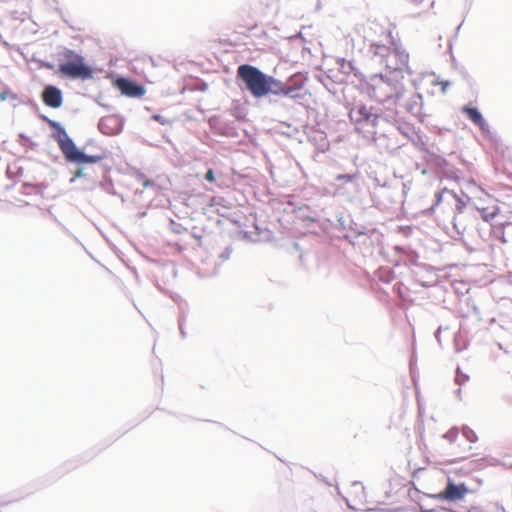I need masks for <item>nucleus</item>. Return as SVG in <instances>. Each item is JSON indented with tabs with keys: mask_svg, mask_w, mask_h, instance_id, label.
Here are the masks:
<instances>
[{
	"mask_svg": "<svg viewBox=\"0 0 512 512\" xmlns=\"http://www.w3.org/2000/svg\"><path fill=\"white\" fill-rule=\"evenodd\" d=\"M237 76L245 83L247 90L254 98H262L269 94L294 98V93L302 87V84L295 82L294 77L287 82H281L249 64L240 65Z\"/></svg>",
	"mask_w": 512,
	"mask_h": 512,
	"instance_id": "nucleus-1",
	"label": "nucleus"
},
{
	"mask_svg": "<svg viewBox=\"0 0 512 512\" xmlns=\"http://www.w3.org/2000/svg\"><path fill=\"white\" fill-rule=\"evenodd\" d=\"M56 141L68 162L76 164H96L107 157V153L105 151L93 155H87L81 152L63 128H59L56 135Z\"/></svg>",
	"mask_w": 512,
	"mask_h": 512,
	"instance_id": "nucleus-2",
	"label": "nucleus"
},
{
	"mask_svg": "<svg viewBox=\"0 0 512 512\" xmlns=\"http://www.w3.org/2000/svg\"><path fill=\"white\" fill-rule=\"evenodd\" d=\"M62 62L59 64V72L71 79H89L92 77V69L84 62V58L71 49H65L62 54Z\"/></svg>",
	"mask_w": 512,
	"mask_h": 512,
	"instance_id": "nucleus-3",
	"label": "nucleus"
},
{
	"mask_svg": "<svg viewBox=\"0 0 512 512\" xmlns=\"http://www.w3.org/2000/svg\"><path fill=\"white\" fill-rule=\"evenodd\" d=\"M371 50H372V53L376 56H381V57H384L386 55H388L389 57L398 56L400 59V64L392 65V64H389L388 61H386V67L391 70H401L408 63V58H409L408 54L399 53L396 49L392 53H390L389 47L384 44L373 43L371 45Z\"/></svg>",
	"mask_w": 512,
	"mask_h": 512,
	"instance_id": "nucleus-4",
	"label": "nucleus"
},
{
	"mask_svg": "<svg viewBox=\"0 0 512 512\" xmlns=\"http://www.w3.org/2000/svg\"><path fill=\"white\" fill-rule=\"evenodd\" d=\"M468 492L469 490L464 483L456 485L449 479L446 488L439 496L443 500L455 502L463 499Z\"/></svg>",
	"mask_w": 512,
	"mask_h": 512,
	"instance_id": "nucleus-5",
	"label": "nucleus"
},
{
	"mask_svg": "<svg viewBox=\"0 0 512 512\" xmlns=\"http://www.w3.org/2000/svg\"><path fill=\"white\" fill-rule=\"evenodd\" d=\"M115 87L128 97L137 98L145 94V89L142 86L126 78H118L115 81Z\"/></svg>",
	"mask_w": 512,
	"mask_h": 512,
	"instance_id": "nucleus-6",
	"label": "nucleus"
},
{
	"mask_svg": "<svg viewBox=\"0 0 512 512\" xmlns=\"http://www.w3.org/2000/svg\"><path fill=\"white\" fill-rule=\"evenodd\" d=\"M42 100L45 105L56 109L62 105L63 97L58 88L54 86H47L42 93Z\"/></svg>",
	"mask_w": 512,
	"mask_h": 512,
	"instance_id": "nucleus-7",
	"label": "nucleus"
},
{
	"mask_svg": "<svg viewBox=\"0 0 512 512\" xmlns=\"http://www.w3.org/2000/svg\"><path fill=\"white\" fill-rule=\"evenodd\" d=\"M356 123H366L372 126H376L378 124L379 116L377 114L372 113L367 107L361 106L356 111Z\"/></svg>",
	"mask_w": 512,
	"mask_h": 512,
	"instance_id": "nucleus-8",
	"label": "nucleus"
},
{
	"mask_svg": "<svg viewBox=\"0 0 512 512\" xmlns=\"http://www.w3.org/2000/svg\"><path fill=\"white\" fill-rule=\"evenodd\" d=\"M117 122L118 121L115 117H112V116L105 117L100 120L99 129L101 130L102 133L107 134V135L116 134L119 131V129L117 127L114 129H110V125L117 124Z\"/></svg>",
	"mask_w": 512,
	"mask_h": 512,
	"instance_id": "nucleus-9",
	"label": "nucleus"
},
{
	"mask_svg": "<svg viewBox=\"0 0 512 512\" xmlns=\"http://www.w3.org/2000/svg\"><path fill=\"white\" fill-rule=\"evenodd\" d=\"M463 113L477 126L483 128L485 125V121L481 115V113L476 108L471 107H463Z\"/></svg>",
	"mask_w": 512,
	"mask_h": 512,
	"instance_id": "nucleus-10",
	"label": "nucleus"
},
{
	"mask_svg": "<svg viewBox=\"0 0 512 512\" xmlns=\"http://www.w3.org/2000/svg\"><path fill=\"white\" fill-rule=\"evenodd\" d=\"M445 193L452 195V196L457 200V205H456V207H457V210H458L459 212H461V211H462V209H463V207L465 206V203H464V202H463V201H462V200H461V199H460V198H459V197H458L454 192H452V191L448 190L447 188H444L441 192H439V193H437V194H436V197H437V203H439V202L441 201L442 196H443V194H445Z\"/></svg>",
	"mask_w": 512,
	"mask_h": 512,
	"instance_id": "nucleus-11",
	"label": "nucleus"
},
{
	"mask_svg": "<svg viewBox=\"0 0 512 512\" xmlns=\"http://www.w3.org/2000/svg\"><path fill=\"white\" fill-rule=\"evenodd\" d=\"M463 436L469 441V442H476L478 440V436L476 432L470 428V427H463L462 429Z\"/></svg>",
	"mask_w": 512,
	"mask_h": 512,
	"instance_id": "nucleus-12",
	"label": "nucleus"
},
{
	"mask_svg": "<svg viewBox=\"0 0 512 512\" xmlns=\"http://www.w3.org/2000/svg\"><path fill=\"white\" fill-rule=\"evenodd\" d=\"M479 211L481 213V216L484 221L488 222L491 219H493L497 214V209H494L492 211H489L487 208H479Z\"/></svg>",
	"mask_w": 512,
	"mask_h": 512,
	"instance_id": "nucleus-13",
	"label": "nucleus"
},
{
	"mask_svg": "<svg viewBox=\"0 0 512 512\" xmlns=\"http://www.w3.org/2000/svg\"><path fill=\"white\" fill-rule=\"evenodd\" d=\"M493 234L495 235V237L503 244H505L507 242L506 238H505V232H504V227L503 225L500 226V227H497L493 230Z\"/></svg>",
	"mask_w": 512,
	"mask_h": 512,
	"instance_id": "nucleus-14",
	"label": "nucleus"
},
{
	"mask_svg": "<svg viewBox=\"0 0 512 512\" xmlns=\"http://www.w3.org/2000/svg\"><path fill=\"white\" fill-rule=\"evenodd\" d=\"M457 438H458V431L456 429H451L443 435V439L447 440L451 444L454 443Z\"/></svg>",
	"mask_w": 512,
	"mask_h": 512,
	"instance_id": "nucleus-15",
	"label": "nucleus"
},
{
	"mask_svg": "<svg viewBox=\"0 0 512 512\" xmlns=\"http://www.w3.org/2000/svg\"><path fill=\"white\" fill-rule=\"evenodd\" d=\"M355 179V175L351 174H339L336 176L337 181L352 182Z\"/></svg>",
	"mask_w": 512,
	"mask_h": 512,
	"instance_id": "nucleus-16",
	"label": "nucleus"
},
{
	"mask_svg": "<svg viewBox=\"0 0 512 512\" xmlns=\"http://www.w3.org/2000/svg\"><path fill=\"white\" fill-rule=\"evenodd\" d=\"M205 179L210 182V183H213L215 181V175H214V171L213 169H209L206 174H205Z\"/></svg>",
	"mask_w": 512,
	"mask_h": 512,
	"instance_id": "nucleus-17",
	"label": "nucleus"
},
{
	"mask_svg": "<svg viewBox=\"0 0 512 512\" xmlns=\"http://www.w3.org/2000/svg\"><path fill=\"white\" fill-rule=\"evenodd\" d=\"M153 119L157 122H160L161 124L167 123V121L165 119H163L161 115H154Z\"/></svg>",
	"mask_w": 512,
	"mask_h": 512,
	"instance_id": "nucleus-18",
	"label": "nucleus"
},
{
	"mask_svg": "<svg viewBox=\"0 0 512 512\" xmlns=\"http://www.w3.org/2000/svg\"><path fill=\"white\" fill-rule=\"evenodd\" d=\"M440 85L442 86V92H445L447 86L449 85V83L448 82H441Z\"/></svg>",
	"mask_w": 512,
	"mask_h": 512,
	"instance_id": "nucleus-19",
	"label": "nucleus"
},
{
	"mask_svg": "<svg viewBox=\"0 0 512 512\" xmlns=\"http://www.w3.org/2000/svg\"><path fill=\"white\" fill-rule=\"evenodd\" d=\"M83 176V170L82 169H78L75 173V177H82Z\"/></svg>",
	"mask_w": 512,
	"mask_h": 512,
	"instance_id": "nucleus-20",
	"label": "nucleus"
},
{
	"mask_svg": "<svg viewBox=\"0 0 512 512\" xmlns=\"http://www.w3.org/2000/svg\"><path fill=\"white\" fill-rule=\"evenodd\" d=\"M386 37H387V38H389V39H391V38H392V36H391V32H390V31H388V32H387Z\"/></svg>",
	"mask_w": 512,
	"mask_h": 512,
	"instance_id": "nucleus-21",
	"label": "nucleus"
}]
</instances>
